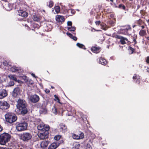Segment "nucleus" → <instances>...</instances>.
<instances>
[{
    "label": "nucleus",
    "instance_id": "obj_13",
    "mask_svg": "<svg viewBox=\"0 0 149 149\" xmlns=\"http://www.w3.org/2000/svg\"><path fill=\"white\" fill-rule=\"evenodd\" d=\"M20 93V89L19 87L15 88L13 92L12 96L14 97H16Z\"/></svg>",
    "mask_w": 149,
    "mask_h": 149
},
{
    "label": "nucleus",
    "instance_id": "obj_48",
    "mask_svg": "<svg viewBox=\"0 0 149 149\" xmlns=\"http://www.w3.org/2000/svg\"><path fill=\"white\" fill-rule=\"evenodd\" d=\"M86 147L87 149H92L91 146L90 144H87Z\"/></svg>",
    "mask_w": 149,
    "mask_h": 149
},
{
    "label": "nucleus",
    "instance_id": "obj_16",
    "mask_svg": "<svg viewBox=\"0 0 149 149\" xmlns=\"http://www.w3.org/2000/svg\"><path fill=\"white\" fill-rule=\"evenodd\" d=\"M59 127L60 130L63 132H65L67 130L66 125L63 123H61L59 125Z\"/></svg>",
    "mask_w": 149,
    "mask_h": 149
},
{
    "label": "nucleus",
    "instance_id": "obj_62",
    "mask_svg": "<svg viewBox=\"0 0 149 149\" xmlns=\"http://www.w3.org/2000/svg\"><path fill=\"white\" fill-rule=\"evenodd\" d=\"M18 20H19V21H21V20H22V19H18Z\"/></svg>",
    "mask_w": 149,
    "mask_h": 149
},
{
    "label": "nucleus",
    "instance_id": "obj_24",
    "mask_svg": "<svg viewBox=\"0 0 149 149\" xmlns=\"http://www.w3.org/2000/svg\"><path fill=\"white\" fill-rule=\"evenodd\" d=\"M67 13L68 15L72 16L75 14V11L74 9H69L67 11Z\"/></svg>",
    "mask_w": 149,
    "mask_h": 149
},
{
    "label": "nucleus",
    "instance_id": "obj_42",
    "mask_svg": "<svg viewBox=\"0 0 149 149\" xmlns=\"http://www.w3.org/2000/svg\"><path fill=\"white\" fill-rule=\"evenodd\" d=\"M139 76L136 74H134L133 77V79L134 80L137 79L138 78H139Z\"/></svg>",
    "mask_w": 149,
    "mask_h": 149
},
{
    "label": "nucleus",
    "instance_id": "obj_2",
    "mask_svg": "<svg viewBox=\"0 0 149 149\" xmlns=\"http://www.w3.org/2000/svg\"><path fill=\"white\" fill-rule=\"evenodd\" d=\"M17 102V111H18L19 113L23 115L26 114L28 111L26 108V102L25 100L19 99Z\"/></svg>",
    "mask_w": 149,
    "mask_h": 149
},
{
    "label": "nucleus",
    "instance_id": "obj_55",
    "mask_svg": "<svg viewBox=\"0 0 149 149\" xmlns=\"http://www.w3.org/2000/svg\"><path fill=\"white\" fill-rule=\"evenodd\" d=\"M102 5L101 4L99 5L98 6V8L99 9V10H100V9L102 8Z\"/></svg>",
    "mask_w": 149,
    "mask_h": 149
},
{
    "label": "nucleus",
    "instance_id": "obj_26",
    "mask_svg": "<svg viewBox=\"0 0 149 149\" xmlns=\"http://www.w3.org/2000/svg\"><path fill=\"white\" fill-rule=\"evenodd\" d=\"M19 68L15 66H13L10 68V70L12 72H19Z\"/></svg>",
    "mask_w": 149,
    "mask_h": 149
},
{
    "label": "nucleus",
    "instance_id": "obj_44",
    "mask_svg": "<svg viewBox=\"0 0 149 149\" xmlns=\"http://www.w3.org/2000/svg\"><path fill=\"white\" fill-rule=\"evenodd\" d=\"M102 29L103 30H106V28H105V24H101L100 25Z\"/></svg>",
    "mask_w": 149,
    "mask_h": 149
},
{
    "label": "nucleus",
    "instance_id": "obj_64",
    "mask_svg": "<svg viewBox=\"0 0 149 149\" xmlns=\"http://www.w3.org/2000/svg\"><path fill=\"white\" fill-rule=\"evenodd\" d=\"M51 88H54V87L52 86H51Z\"/></svg>",
    "mask_w": 149,
    "mask_h": 149
},
{
    "label": "nucleus",
    "instance_id": "obj_15",
    "mask_svg": "<svg viewBox=\"0 0 149 149\" xmlns=\"http://www.w3.org/2000/svg\"><path fill=\"white\" fill-rule=\"evenodd\" d=\"M72 137L74 139H82L84 137V134L82 132L79 135L74 134H72Z\"/></svg>",
    "mask_w": 149,
    "mask_h": 149
},
{
    "label": "nucleus",
    "instance_id": "obj_38",
    "mask_svg": "<svg viewBox=\"0 0 149 149\" xmlns=\"http://www.w3.org/2000/svg\"><path fill=\"white\" fill-rule=\"evenodd\" d=\"M68 29L69 31H74L75 30L76 28L75 27H68Z\"/></svg>",
    "mask_w": 149,
    "mask_h": 149
},
{
    "label": "nucleus",
    "instance_id": "obj_53",
    "mask_svg": "<svg viewBox=\"0 0 149 149\" xmlns=\"http://www.w3.org/2000/svg\"><path fill=\"white\" fill-rule=\"evenodd\" d=\"M45 92L46 93L48 94L50 92V91L49 89H46L45 90Z\"/></svg>",
    "mask_w": 149,
    "mask_h": 149
},
{
    "label": "nucleus",
    "instance_id": "obj_58",
    "mask_svg": "<svg viewBox=\"0 0 149 149\" xmlns=\"http://www.w3.org/2000/svg\"><path fill=\"white\" fill-rule=\"evenodd\" d=\"M0 149H6V148L0 147Z\"/></svg>",
    "mask_w": 149,
    "mask_h": 149
},
{
    "label": "nucleus",
    "instance_id": "obj_41",
    "mask_svg": "<svg viewBox=\"0 0 149 149\" xmlns=\"http://www.w3.org/2000/svg\"><path fill=\"white\" fill-rule=\"evenodd\" d=\"M52 111L55 114H56L57 113V109L55 107L52 109Z\"/></svg>",
    "mask_w": 149,
    "mask_h": 149
},
{
    "label": "nucleus",
    "instance_id": "obj_29",
    "mask_svg": "<svg viewBox=\"0 0 149 149\" xmlns=\"http://www.w3.org/2000/svg\"><path fill=\"white\" fill-rule=\"evenodd\" d=\"M115 7L116 8H118L120 9L123 10H126L125 6L124 4H119L118 6H116Z\"/></svg>",
    "mask_w": 149,
    "mask_h": 149
},
{
    "label": "nucleus",
    "instance_id": "obj_45",
    "mask_svg": "<svg viewBox=\"0 0 149 149\" xmlns=\"http://www.w3.org/2000/svg\"><path fill=\"white\" fill-rule=\"evenodd\" d=\"M101 21H97L95 22L96 25L97 26H99L100 25H101Z\"/></svg>",
    "mask_w": 149,
    "mask_h": 149
},
{
    "label": "nucleus",
    "instance_id": "obj_39",
    "mask_svg": "<svg viewBox=\"0 0 149 149\" xmlns=\"http://www.w3.org/2000/svg\"><path fill=\"white\" fill-rule=\"evenodd\" d=\"M136 22L137 23V24L140 26L143 24V22L141 19H140L139 20H138L136 21Z\"/></svg>",
    "mask_w": 149,
    "mask_h": 149
},
{
    "label": "nucleus",
    "instance_id": "obj_57",
    "mask_svg": "<svg viewBox=\"0 0 149 149\" xmlns=\"http://www.w3.org/2000/svg\"><path fill=\"white\" fill-rule=\"evenodd\" d=\"M31 75L33 77L36 78V77L34 74H33L32 73Z\"/></svg>",
    "mask_w": 149,
    "mask_h": 149
},
{
    "label": "nucleus",
    "instance_id": "obj_40",
    "mask_svg": "<svg viewBox=\"0 0 149 149\" xmlns=\"http://www.w3.org/2000/svg\"><path fill=\"white\" fill-rule=\"evenodd\" d=\"M108 23L111 26H113L114 25V22L112 20H110L108 22Z\"/></svg>",
    "mask_w": 149,
    "mask_h": 149
},
{
    "label": "nucleus",
    "instance_id": "obj_60",
    "mask_svg": "<svg viewBox=\"0 0 149 149\" xmlns=\"http://www.w3.org/2000/svg\"><path fill=\"white\" fill-rule=\"evenodd\" d=\"M77 148H79V147L80 146V145L79 144H78V145H77Z\"/></svg>",
    "mask_w": 149,
    "mask_h": 149
},
{
    "label": "nucleus",
    "instance_id": "obj_50",
    "mask_svg": "<svg viewBox=\"0 0 149 149\" xmlns=\"http://www.w3.org/2000/svg\"><path fill=\"white\" fill-rule=\"evenodd\" d=\"M146 62L147 63V64H149V56L147 57L146 60Z\"/></svg>",
    "mask_w": 149,
    "mask_h": 149
},
{
    "label": "nucleus",
    "instance_id": "obj_33",
    "mask_svg": "<svg viewBox=\"0 0 149 149\" xmlns=\"http://www.w3.org/2000/svg\"><path fill=\"white\" fill-rule=\"evenodd\" d=\"M76 45L80 48L85 49L86 48L85 46L83 44H80L79 43H77Z\"/></svg>",
    "mask_w": 149,
    "mask_h": 149
},
{
    "label": "nucleus",
    "instance_id": "obj_43",
    "mask_svg": "<svg viewBox=\"0 0 149 149\" xmlns=\"http://www.w3.org/2000/svg\"><path fill=\"white\" fill-rule=\"evenodd\" d=\"M141 80V79L140 78V77L139 76V78H138L135 81L136 83L137 84H139L140 83V81Z\"/></svg>",
    "mask_w": 149,
    "mask_h": 149
},
{
    "label": "nucleus",
    "instance_id": "obj_1",
    "mask_svg": "<svg viewBox=\"0 0 149 149\" xmlns=\"http://www.w3.org/2000/svg\"><path fill=\"white\" fill-rule=\"evenodd\" d=\"M37 128L41 132L38 136L41 139H45L48 138L49 130L50 129L49 125L42 123L38 125Z\"/></svg>",
    "mask_w": 149,
    "mask_h": 149
},
{
    "label": "nucleus",
    "instance_id": "obj_31",
    "mask_svg": "<svg viewBox=\"0 0 149 149\" xmlns=\"http://www.w3.org/2000/svg\"><path fill=\"white\" fill-rule=\"evenodd\" d=\"M54 2L52 0H50L47 3V6L50 8H52L54 6Z\"/></svg>",
    "mask_w": 149,
    "mask_h": 149
},
{
    "label": "nucleus",
    "instance_id": "obj_9",
    "mask_svg": "<svg viewBox=\"0 0 149 149\" xmlns=\"http://www.w3.org/2000/svg\"><path fill=\"white\" fill-rule=\"evenodd\" d=\"M114 37L116 38L120 39V42L122 45L125 44L126 43L125 41L127 42H128V40L127 38H124L118 35H115Z\"/></svg>",
    "mask_w": 149,
    "mask_h": 149
},
{
    "label": "nucleus",
    "instance_id": "obj_46",
    "mask_svg": "<svg viewBox=\"0 0 149 149\" xmlns=\"http://www.w3.org/2000/svg\"><path fill=\"white\" fill-rule=\"evenodd\" d=\"M9 85L10 86H13L14 85V81H10L9 82Z\"/></svg>",
    "mask_w": 149,
    "mask_h": 149
},
{
    "label": "nucleus",
    "instance_id": "obj_14",
    "mask_svg": "<svg viewBox=\"0 0 149 149\" xmlns=\"http://www.w3.org/2000/svg\"><path fill=\"white\" fill-rule=\"evenodd\" d=\"M18 15L19 16L24 18L27 17L29 15L28 13L25 10H18Z\"/></svg>",
    "mask_w": 149,
    "mask_h": 149
},
{
    "label": "nucleus",
    "instance_id": "obj_22",
    "mask_svg": "<svg viewBox=\"0 0 149 149\" xmlns=\"http://www.w3.org/2000/svg\"><path fill=\"white\" fill-rule=\"evenodd\" d=\"M49 142L47 141H42L40 143L41 147L42 148H45L47 146Z\"/></svg>",
    "mask_w": 149,
    "mask_h": 149
},
{
    "label": "nucleus",
    "instance_id": "obj_35",
    "mask_svg": "<svg viewBox=\"0 0 149 149\" xmlns=\"http://www.w3.org/2000/svg\"><path fill=\"white\" fill-rule=\"evenodd\" d=\"M132 37L133 41L134 42V44H136L137 43L136 41V40L137 38V35L136 34H134L133 36H132Z\"/></svg>",
    "mask_w": 149,
    "mask_h": 149
},
{
    "label": "nucleus",
    "instance_id": "obj_21",
    "mask_svg": "<svg viewBox=\"0 0 149 149\" xmlns=\"http://www.w3.org/2000/svg\"><path fill=\"white\" fill-rule=\"evenodd\" d=\"M43 27L45 31H49L51 30L52 26L51 25L45 23L44 24Z\"/></svg>",
    "mask_w": 149,
    "mask_h": 149
},
{
    "label": "nucleus",
    "instance_id": "obj_8",
    "mask_svg": "<svg viewBox=\"0 0 149 149\" xmlns=\"http://www.w3.org/2000/svg\"><path fill=\"white\" fill-rule=\"evenodd\" d=\"M64 141L61 140L60 141L53 142L48 147V149H56L60 145L63 143Z\"/></svg>",
    "mask_w": 149,
    "mask_h": 149
},
{
    "label": "nucleus",
    "instance_id": "obj_47",
    "mask_svg": "<svg viewBox=\"0 0 149 149\" xmlns=\"http://www.w3.org/2000/svg\"><path fill=\"white\" fill-rule=\"evenodd\" d=\"M66 34L70 38H71L72 37V36H73L69 32H67Z\"/></svg>",
    "mask_w": 149,
    "mask_h": 149
},
{
    "label": "nucleus",
    "instance_id": "obj_30",
    "mask_svg": "<svg viewBox=\"0 0 149 149\" xmlns=\"http://www.w3.org/2000/svg\"><path fill=\"white\" fill-rule=\"evenodd\" d=\"M8 77L10 79L14 80L15 81H17V79L15 77V75H14L10 74L8 75Z\"/></svg>",
    "mask_w": 149,
    "mask_h": 149
},
{
    "label": "nucleus",
    "instance_id": "obj_23",
    "mask_svg": "<svg viewBox=\"0 0 149 149\" xmlns=\"http://www.w3.org/2000/svg\"><path fill=\"white\" fill-rule=\"evenodd\" d=\"M99 61L100 63L104 65H106L107 63L106 60L102 57H101L99 59Z\"/></svg>",
    "mask_w": 149,
    "mask_h": 149
},
{
    "label": "nucleus",
    "instance_id": "obj_5",
    "mask_svg": "<svg viewBox=\"0 0 149 149\" xmlns=\"http://www.w3.org/2000/svg\"><path fill=\"white\" fill-rule=\"evenodd\" d=\"M27 123L25 122H17L16 123V128L18 131H22L27 129Z\"/></svg>",
    "mask_w": 149,
    "mask_h": 149
},
{
    "label": "nucleus",
    "instance_id": "obj_6",
    "mask_svg": "<svg viewBox=\"0 0 149 149\" xmlns=\"http://www.w3.org/2000/svg\"><path fill=\"white\" fill-rule=\"evenodd\" d=\"M32 137L31 134L28 132L23 133L21 134L20 139L25 142H27L31 139Z\"/></svg>",
    "mask_w": 149,
    "mask_h": 149
},
{
    "label": "nucleus",
    "instance_id": "obj_7",
    "mask_svg": "<svg viewBox=\"0 0 149 149\" xmlns=\"http://www.w3.org/2000/svg\"><path fill=\"white\" fill-rule=\"evenodd\" d=\"M132 29L130 26L128 25L126 26L124 28L120 30V33L125 35H131V31Z\"/></svg>",
    "mask_w": 149,
    "mask_h": 149
},
{
    "label": "nucleus",
    "instance_id": "obj_4",
    "mask_svg": "<svg viewBox=\"0 0 149 149\" xmlns=\"http://www.w3.org/2000/svg\"><path fill=\"white\" fill-rule=\"evenodd\" d=\"M6 121L11 123L15 122L17 119V117L16 115L12 113H8L5 115Z\"/></svg>",
    "mask_w": 149,
    "mask_h": 149
},
{
    "label": "nucleus",
    "instance_id": "obj_17",
    "mask_svg": "<svg viewBox=\"0 0 149 149\" xmlns=\"http://www.w3.org/2000/svg\"><path fill=\"white\" fill-rule=\"evenodd\" d=\"M7 92L6 90L2 89L0 90V99H2L6 96Z\"/></svg>",
    "mask_w": 149,
    "mask_h": 149
},
{
    "label": "nucleus",
    "instance_id": "obj_36",
    "mask_svg": "<svg viewBox=\"0 0 149 149\" xmlns=\"http://www.w3.org/2000/svg\"><path fill=\"white\" fill-rule=\"evenodd\" d=\"M54 9L56 13H59L60 11V8L59 6H56L54 7Z\"/></svg>",
    "mask_w": 149,
    "mask_h": 149
},
{
    "label": "nucleus",
    "instance_id": "obj_25",
    "mask_svg": "<svg viewBox=\"0 0 149 149\" xmlns=\"http://www.w3.org/2000/svg\"><path fill=\"white\" fill-rule=\"evenodd\" d=\"M47 109L45 107H41L40 109V113L46 114L47 113Z\"/></svg>",
    "mask_w": 149,
    "mask_h": 149
},
{
    "label": "nucleus",
    "instance_id": "obj_52",
    "mask_svg": "<svg viewBox=\"0 0 149 149\" xmlns=\"http://www.w3.org/2000/svg\"><path fill=\"white\" fill-rule=\"evenodd\" d=\"M72 22L70 21H68L67 22L68 25L69 26H72Z\"/></svg>",
    "mask_w": 149,
    "mask_h": 149
},
{
    "label": "nucleus",
    "instance_id": "obj_49",
    "mask_svg": "<svg viewBox=\"0 0 149 149\" xmlns=\"http://www.w3.org/2000/svg\"><path fill=\"white\" fill-rule=\"evenodd\" d=\"M73 39L74 41H76L77 40V38L75 36H73L71 38Z\"/></svg>",
    "mask_w": 149,
    "mask_h": 149
},
{
    "label": "nucleus",
    "instance_id": "obj_10",
    "mask_svg": "<svg viewBox=\"0 0 149 149\" xmlns=\"http://www.w3.org/2000/svg\"><path fill=\"white\" fill-rule=\"evenodd\" d=\"M10 104L7 102L0 101V109H7L10 107Z\"/></svg>",
    "mask_w": 149,
    "mask_h": 149
},
{
    "label": "nucleus",
    "instance_id": "obj_61",
    "mask_svg": "<svg viewBox=\"0 0 149 149\" xmlns=\"http://www.w3.org/2000/svg\"><path fill=\"white\" fill-rule=\"evenodd\" d=\"M147 39L149 40V37H147L146 38Z\"/></svg>",
    "mask_w": 149,
    "mask_h": 149
},
{
    "label": "nucleus",
    "instance_id": "obj_19",
    "mask_svg": "<svg viewBox=\"0 0 149 149\" xmlns=\"http://www.w3.org/2000/svg\"><path fill=\"white\" fill-rule=\"evenodd\" d=\"M56 19L57 21L61 22H64L65 20L63 16L58 15H56Z\"/></svg>",
    "mask_w": 149,
    "mask_h": 149
},
{
    "label": "nucleus",
    "instance_id": "obj_12",
    "mask_svg": "<svg viewBox=\"0 0 149 149\" xmlns=\"http://www.w3.org/2000/svg\"><path fill=\"white\" fill-rule=\"evenodd\" d=\"M91 50L93 52L97 54L100 52L101 48L100 47L97 46V45H95V46H92Z\"/></svg>",
    "mask_w": 149,
    "mask_h": 149
},
{
    "label": "nucleus",
    "instance_id": "obj_37",
    "mask_svg": "<svg viewBox=\"0 0 149 149\" xmlns=\"http://www.w3.org/2000/svg\"><path fill=\"white\" fill-rule=\"evenodd\" d=\"M33 19L35 21L38 22L40 21V18L39 17H38L36 15L33 16Z\"/></svg>",
    "mask_w": 149,
    "mask_h": 149
},
{
    "label": "nucleus",
    "instance_id": "obj_63",
    "mask_svg": "<svg viewBox=\"0 0 149 149\" xmlns=\"http://www.w3.org/2000/svg\"><path fill=\"white\" fill-rule=\"evenodd\" d=\"M106 1L107 2H109V0H106Z\"/></svg>",
    "mask_w": 149,
    "mask_h": 149
},
{
    "label": "nucleus",
    "instance_id": "obj_54",
    "mask_svg": "<svg viewBox=\"0 0 149 149\" xmlns=\"http://www.w3.org/2000/svg\"><path fill=\"white\" fill-rule=\"evenodd\" d=\"M110 17L111 18H113L114 17V15L113 14H111L110 15Z\"/></svg>",
    "mask_w": 149,
    "mask_h": 149
},
{
    "label": "nucleus",
    "instance_id": "obj_11",
    "mask_svg": "<svg viewBox=\"0 0 149 149\" xmlns=\"http://www.w3.org/2000/svg\"><path fill=\"white\" fill-rule=\"evenodd\" d=\"M29 99L32 102L36 103L39 101L40 97L37 95L34 94L31 95Z\"/></svg>",
    "mask_w": 149,
    "mask_h": 149
},
{
    "label": "nucleus",
    "instance_id": "obj_51",
    "mask_svg": "<svg viewBox=\"0 0 149 149\" xmlns=\"http://www.w3.org/2000/svg\"><path fill=\"white\" fill-rule=\"evenodd\" d=\"M113 1H114V0H109V1L110 2V4L111 6L113 5V3L115 4L113 2H114Z\"/></svg>",
    "mask_w": 149,
    "mask_h": 149
},
{
    "label": "nucleus",
    "instance_id": "obj_32",
    "mask_svg": "<svg viewBox=\"0 0 149 149\" xmlns=\"http://www.w3.org/2000/svg\"><path fill=\"white\" fill-rule=\"evenodd\" d=\"M146 34V32L145 30H141L139 32V34L141 36H143Z\"/></svg>",
    "mask_w": 149,
    "mask_h": 149
},
{
    "label": "nucleus",
    "instance_id": "obj_18",
    "mask_svg": "<svg viewBox=\"0 0 149 149\" xmlns=\"http://www.w3.org/2000/svg\"><path fill=\"white\" fill-rule=\"evenodd\" d=\"M13 4L10 3H7L5 5V8L8 11L12 10L13 8Z\"/></svg>",
    "mask_w": 149,
    "mask_h": 149
},
{
    "label": "nucleus",
    "instance_id": "obj_56",
    "mask_svg": "<svg viewBox=\"0 0 149 149\" xmlns=\"http://www.w3.org/2000/svg\"><path fill=\"white\" fill-rule=\"evenodd\" d=\"M3 130V128L0 125V132L2 131Z\"/></svg>",
    "mask_w": 149,
    "mask_h": 149
},
{
    "label": "nucleus",
    "instance_id": "obj_27",
    "mask_svg": "<svg viewBox=\"0 0 149 149\" xmlns=\"http://www.w3.org/2000/svg\"><path fill=\"white\" fill-rule=\"evenodd\" d=\"M54 139L55 140L60 141L61 140H63V139L62 138V136L61 135H55L54 137Z\"/></svg>",
    "mask_w": 149,
    "mask_h": 149
},
{
    "label": "nucleus",
    "instance_id": "obj_28",
    "mask_svg": "<svg viewBox=\"0 0 149 149\" xmlns=\"http://www.w3.org/2000/svg\"><path fill=\"white\" fill-rule=\"evenodd\" d=\"M3 64L5 66H9L11 65V62L9 61L4 60L3 63Z\"/></svg>",
    "mask_w": 149,
    "mask_h": 149
},
{
    "label": "nucleus",
    "instance_id": "obj_20",
    "mask_svg": "<svg viewBox=\"0 0 149 149\" xmlns=\"http://www.w3.org/2000/svg\"><path fill=\"white\" fill-rule=\"evenodd\" d=\"M54 96V100L55 101H57V102L58 103L60 104V107L59 108V109L60 110H61V109H62H62L63 104L61 103L60 102V100L59 98L56 95H55Z\"/></svg>",
    "mask_w": 149,
    "mask_h": 149
},
{
    "label": "nucleus",
    "instance_id": "obj_59",
    "mask_svg": "<svg viewBox=\"0 0 149 149\" xmlns=\"http://www.w3.org/2000/svg\"><path fill=\"white\" fill-rule=\"evenodd\" d=\"M141 27L142 29H143L145 28L144 26L143 25L142 26H141Z\"/></svg>",
    "mask_w": 149,
    "mask_h": 149
},
{
    "label": "nucleus",
    "instance_id": "obj_34",
    "mask_svg": "<svg viewBox=\"0 0 149 149\" xmlns=\"http://www.w3.org/2000/svg\"><path fill=\"white\" fill-rule=\"evenodd\" d=\"M128 49L129 50L130 54H133L135 51V49L133 48L131 46L129 47Z\"/></svg>",
    "mask_w": 149,
    "mask_h": 149
},
{
    "label": "nucleus",
    "instance_id": "obj_3",
    "mask_svg": "<svg viewBox=\"0 0 149 149\" xmlns=\"http://www.w3.org/2000/svg\"><path fill=\"white\" fill-rule=\"evenodd\" d=\"M11 138L10 135L8 133H4L0 135V144L5 145L9 141Z\"/></svg>",
    "mask_w": 149,
    "mask_h": 149
}]
</instances>
